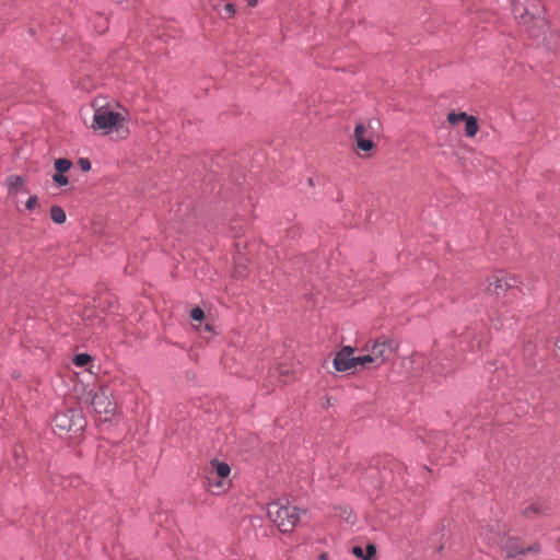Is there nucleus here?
<instances>
[{"mask_svg":"<svg viewBox=\"0 0 560 560\" xmlns=\"http://www.w3.org/2000/svg\"><path fill=\"white\" fill-rule=\"evenodd\" d=\"M54 166L57 173H66L71 168L72 163L68 159H57Z\"/></svg>","mask_w":560,"mask_h":560,"instance_id":"obj_15","label":"nucleus"},{"mask_svg":"<svg viewBox=\"0 0 560 560\" xmlns=\"http://www.w3.org/2000/svg\"><path fill=\"white\" fill-rule=\"evenodd\" d=\"M539 549H540L539 545H534V546L527 548V550L532 551V552H537V551H539Z\"/></svg>","mask_w":560,"mask_h":560,"instance_id":"obj_26","label":"nucleus"},{"mask_svg":"<svg viewBox=\"0 0 560 560\" xmlns=\"http://www.w3.org/2000/svg\"><path fill=\"white\" fill-rule=\"evenodd\" d=\"M91 360V357L88 353H79L74 357L73 363L77 366H84Z\"/></svg>","mask_w":560,"mask_h":560,"instance_id":"obj_19","label":"nucleus"},{"mask_svg":"<svg viewBox=\"0 0 560 560\" xmlns=\"http://www.w3.org/2000/svg\"><path fill=\"white\" fill-rule=\"evenodd\" d=\"M93 122L97 129L115 128L122 137H126L129 132L125 125L124 116L108 108L101 107L96 109L93 116Z\"/></svg>","mask_w":560,"mask_h":560,"instance_id":"obj_3","label":"nucleus"},{"mask_svg":"<svg viewBox=\"0 0 560 560\" xmlns=\"http://www.w3.org/2000/svg\"><path fill=\"white\" fill-rule=\"evenodd\" d=\"M306 511L281 501L268 505V516L282 533H290L299 524L301 514Z\"/></svg>","mask_w":560,"mask_h":560,"instance_id":"obj_1","label":"nucleus"},{"mask_svg":"<svg viewBox=\"0 0 560 560\" xmlns=\"http://www.w3.org/2000/svg\"><path fill=\"white\" fill-rule=\"evenodd\" d=\"M50 218L55 223L62 224L66 222L67 215L61 207L52 206L50 208Z\"/></svg>","mask_w":560,"mask_h":560,"instance_id":"obj_12","label":"nucleus"},{"mask_svg":"<svg viewBox=\"0 0 560 560\" xmlns=\"http://www.w3.org/2000/svg\"><path fill=\"white\" fill-rule=\"evenodd\" d=\"M524 11L527 16H530V19L537 18L538 24H540V25L545 24V20L542 18H540V13L538 10H529L528 8H525Z\"/></svg>","mask_w":560,"mask_h":560,"instance_id":"obj_20","label":"nucleus"},{"mask_svg":"<svg viewBox=\"0 0 560 560\" xmlns=\"http://www.w3.org/2000/svg\"><path fill=\"white\" fill-rule=\"evenodd\" d=\"M352 553L361 560H371L374 557V555L376 553V548L373 544H369L366 546L365 550H363L359 546H354L352 548Z\"/></svg>","mask_w":560,"mask_h":560,"instance_id":"obj_11","label":"nucleus"},{"mask_svg":"<svg viewBox=\"0 0 560 560\" xmlns=\"http://www.w3.org/2000/svg\"><path fill=\"white\" fill-rule=\"evenodd\" d=\"M353 353L354 348L351 346H343L336 352L332 365L337 372H347L353 369Z\"/></svg>","mask_w":560,"mask_h":560,"instance_id":"obj_7","label":"nucleus"},{"mask_svg":"<svg viewBox=\"0 0 560 560\" xmlns=\"http://www.w3.org/2000/svg\"><path fill=\"white\" fill-rule=\"evenodd\" d=\"M52 180L58 185V186H66L68 185L69 180H68V177L63 175V173H56L52 175Z\"/></svg>","mask_w":560,"mask_h":560,"instance_id":"obj_21","label":"nucleus"},{"mask_svg":"<svg viewBox=\"0 0 560 560\" xmlns=\"http://www.w3.org/2000/svg\"><path fill=\"white\" fill-rule=\"evenodd\" d=\"M258 0H248V5L255 7L257 4Z\"/></svg>","mask_w":560,"mask_h":560,"instance_id":"obj_28","label":"nucleus"},{"mask_svg":"<svg viewBox=\"0 0 560 560\" xmlns=\"http://www.w3.org/2000/svg\"><path fill=\"white\" fill-rule=\"evenodd\" d=\"M368 363H374L373 358L370 355L369 352L365 355H360V357H354L353 355V369L358 364L364 365V364H368Z\"/></svg>","mask_w":560,"mask_h":560,"instance_id":"obj_18","label":"nucleus"},{"mask_svg":"<svg viewBox=\"0 0 560 560\" xmlns=\"http://www.w3.org/2000/svg\"><path fill=\"white\" fill-rule=\"evenodd\" d=\"M547 510H548L547 506H545L541 503H533V504H530L528 508H526L524 510V515L525 516H530L532 514L546 515L547 514Z\"/></svg>","mask_w":560,"mask_h":560,"instance_id":"obj_14","label":"nucleus"},{"mask_svg":"<svg viewBox=\"0 0 560 560\" xmlns=\"http://www.w3.org/2000/svg\"><path fill=\"white\" fill-rule=\"evenodd\" d=\"M329 556L327 552H322L319 556H318V559L319 560H328Z\"/></svg>","mask_w":560,"mask_h":560,"instance_id":"obj_27","label":"nucleus"},{"mask_svg":"<svg viewBox=\"0 0 560 560\" xmlns=\"http://www.w3.org/2000/svg\"><path fill=\"white\" fill-rule=\"evenodd\" d=\"M465 122L466 136L469 138L475 137L479 129L476 117L469 115Z\"/></svg>","mask_w":560,"mask_h":560,"instance_id":"obj_13","label":"nucleus"},{"mask_svg":"<svg viewBox=\"0 0 560 560\" xmlns=\"http://www.w3.org/2000/svg\"><path fill=\"white\" fill-rule=\"evenodd\" d=\"M362 350L370 353L374 361V368L378 369L389 359L396 347L392 339L381 336L366 342Z\"/></svg>","mask_w":560,"mask_h":560,"instance_id":"obj_4","label":"nucleus"},{"mask_svg":"<svg viewBox=\"0 0 560 560\" xmlns=\"http://www.w3.org/2000/svg\"><path fill=\"white\" fill-rule=\"evenodd\" d=\"M24 184V180L19 175H11L7 179V185L10 189H18Z\"/></svg>","mask_w":560,"mask_h":560,"instance_id":"obj_17","label":"nucleus"},{"mask_svg":"<svg viewBox=\"0 0 560 560\" xmlns=\"http://www.w3.org/2000/svg\"><path fill=\"white\" fill-rule=\"evenodd\" d=\"M520 284L521 281L515 276L503 270H497L488 278L487 290L498 298H502L509 290L515 289Z\"/></svg>","mask_w":560,"mask_h":560,"instance_id":"obj_5","label":"nucleus"},{"mask_svg":"<svg viewBox=\"0 0 560 560\" xmlns=\"http://www.w3.org/2000/svg\"><path fill=\"white\" fill-rule=\"evenodd\" d=\"M90 404L95 413L105 416V420H107L108 416L114 415L116 410V404L113 401L108 387H100L95 390L91 395Z\"/></svg>","mask_w":560,"mask_h":560,"instance_id":"obj_6","label":"nucleus"},{"mask_svg":"<svg viewBox=\"0 0 560 560\" xmlns=\"http://www.w3.org/2000/svg\"><path fill=\"white\" fill-rule=\"evenodd\" d=\"M190 317L194 319V320H197V322H200L205 317V313L200 308V307H194L191 311H190Z\"/></svg>","mask_w":560,"mask_h":560,"instance_id":"obj_22","label":"nucleus"},{"mask_svg":"<svg viewBox=\"0 0 560 560\" xmlns=\"http://www.w3.org/2000/svg\"><path fill=\"white\" fill-rule=\"evenodd\" d=\"M223 11H224V13L222 14V16H223L224 19H230V18H232V16L234 15V13H235V11H236V10H235V7H234V4H233V3H226V4L223 7Z\"/></svg>","mask_w":560,"mask_h":560,"instance_id":"obj_23","label":"nucleus"},{"mask_svg":"<svg viewBox=\"0 0 560 560\" xmlns=\"http://www.w3.org/2000/svg\"><path fill=\"white\" fill-rule=\"evenodd\" d=\"M365 127L362 124H358L354 128V139L357 141L358 149L362 151H369L373 148L374 143L372 140L364 138Z\"/></svg>","mask_w":560,"mask_h":560,"instance_id":"obj_10","label":"nucleus"},{"mask_svg":"<svg viewBox=\"0 0 560 560\" xmlns=\"http://www.w3.org/2000/svg\"><path fill=\"white\" fill-rule=\"evenodd\" d=\"M38 199L36 196H30L26 200L25 207L27 210L32 211L37 206Z\"/></svg>","mask_w":560,"mask_h":560,"instance_id":"obj_25","label":"nucleus"},{"mask_svg":"<svg viewBox=\"0 0 560 560\" xmlns=\"http://www.w3.org/2000/svg\"><path fill=\"white\" fill-rule=\"evenodd\" d=\"M468 116L469 115L466 112H460V113L451 112L447 114V121L451 125H456L462 120L466 121Z\"/></svg>","mask_w":560,"mask_h":560,"instance_id":"obj_16","label":"nucleus"},{"mask_svg":"<svg viewBox=\"0 0 560 560\" xmlns=\"http://www.w3.org/2000/svg\"><path fill=\"white\" fill-rule=\"evenodd\" d=\"M79 166L83 172H89L91 170V162L86 158L79 159Z\"/></svg>","mask_w":560,"mask_h":560,"instance_id":"obj_24","label":"nucleus"},{"mask_svg":"<svg viewBox=\"0 0 560 560\" xmlns=\"http://www.w3.org/2000/svg\"><path fill=\"white\" fill-rule=\"evenodd\" d=\"M86 427V419L83 412L77 408H70L57 412L52 420V428L59 431L60 434L72 432L74 434L83 431Z\"/></svg>","mask_w":560,"mask_h":560,"instance_id":"obj_2","label":"nucleus"},{"mask_svg":"<svg viewBox=\"0 0 560 560\" xmlns=\"http://www.w3.org/2000/svg\"><path fill=\"white\" fill-rule=\"evenodd\" d=\"M489 540L499 544L500 547L506 552V556L510 558H514L526 552L525 549L518 546L517 540L511 537L494 536L489 537Z\"/></svg>","mask_w":560,"mask_h":560,"instance_id":"obj_9","label":"nucleus"},{"mask_svg":"<svg viewBox=\"0 0 560 560\" xmlns=\"http://www.w3.org/2000/svg\"><path fill=\"white\" fill-rule=\"evenodd\" d=\"M211 466L213 471H211L208 476L209 487L217 486L218 488L223 489L224 481L217 479H225L229 477L231 472L230 466L224 462H219L218 459H213L211 462Z\"/></svg>","mask_w":560,"mask_h":560,"instance_id":"obj_8","label":"nucleus"}]
</instances>
